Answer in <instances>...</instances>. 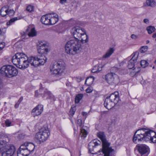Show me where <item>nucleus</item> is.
I'll use <instances>...</instances> for the list:
<instances>
[{
  "label": "nucleus",
  "instance_id": "f257e3e1",
  "mask_svg": "<svg viewBox=\"0 0 156 156\" xmlns=\"http://www.w3.org/2000/svg\"><path fill=\"white\" fill-rule=\"evenodd\" d=\"M37 49L38 54L29 58L24 53H16L12 57V62L17 67L21 69L27 68L29 63L35 67L43 65L47 60L45 55L49 51L46 43L44 42H39L37 46Z\"/></svg>",
  "mask_w": 156,
  "mask_h": 156
},
{
  "label": "nucleus",
  "instance_id": "f03ea898",
  "mask_svg": "<svg viewBox=\"0 0 156 156\" xmlns=\"http://www.w3.org/2000/svg\"><path fill=\"white\" fill-rule=\"evenodd\" d=\"M70 32L73 37L66 43L65 46V51L67 54L75 55L80 53L82 50V45L79 39L82 33H85V30L77 26L72 28Z\"/></svg>",
  "mask_w": 156,
  "mask_h": 156
},
{
  "label": "nucleus",
  "instance_id": "7ed1b4c3",
  "mask_svg": "<svg viewBox=\"0 0 156 156\" xmlns=\"http://www.w3.org/2000/svg\"><path fill=\"white\" fill-rule=\"evenodd\" d=\"M97 136L101 139L102 143V147L97 152L94 153V149L97 146L101 144V142L98 139H95L92 140L89 143L88 147L89 151L92 154H99L101 152V151L108 150L112 148L110 147V143L109 142L106 140V136L104 132H99L97 133Z\"/></svg>",
  "mask_w": 156,
  "mask_h": 156
},
{
  "label": "nucleus",
  "instance_id": "20e7f679",
  "mask_svg": "<svg viewBox=\"0 0 156 156\" xmlns=\"http://www.w3.org/2000/svg\"><path fill=\"white\" fill-rule=\"evenodd\" d=\"M50 134V131L47 125H44L37 133L35 136V139L40 143L46 141Z\"/></svg>",
  "mask_w": 156,
  "mask_h": 156
},
{
  "label": "nucleus",
  "instance_id": "39448f33",
  "mask_svg": "<svg viewBox=\"0 0 156 156\" xmlns=\"http://www.w3.org/2000/svg\"><path fill=\"white\" fill-rule=\"evenodd\" d=\"M65 64L62 60L52 62L50 67L51 74L55 75L60 74L65 69Z\"/></svg>",
  "mask_w": 156,
  "mask_h": 156
},
{
  "label": "nucleus",
  "instance_id": "423d86ee",
  "mask_svg": "<svg viewBox=\"0 0 156 156\" xmlns=\"http://www.w3.org/2000/svg\"><path fill=\"white\" fill-rule=\"evenodd\" d=\"M0 73L4 76L10 78L16 76L18 74V71L13 66L4 65L1 68Z\"/></svg>",
  "mask_w": 156,
  "mask_h": 156
},
{
  "label": "nucleus",
  "instance_id": "0eeeda50",
  "mask_svg": "<svg viewBox=\"0 0 156 156\" xmlns=\"http://www.w3.org/2000/svg\"><path fill=\"white\" fill-rule=\"evenodd\" d=\"M15 151V147L13 145L6 144L5 140L0 141V151H2V156H12Z\"/></svg>",
  "mask_w": 156,
  "mask_h": 156
},
{
  "label": "nucleus",
  "instance_id": "6e6552de",
  "mask_svg": "<svg viewBox=\"0 0 156 156\" xmlns=\"http://www.w3.org/2000/svg\"><path fill=\"white\" fill-rule=\"evenodd\" d=\"M105 79L107 82L110 84H116L119 82L118 76L115 73H111L105 75Z\"/></svg>",
  "mask_w": 156,
  "mask_h": 156
},
{
  "label": "nucleus",
  "instance_id": "1a4fd4ad",
  "mask_svg": "<svg viewBox=\"0 0 156 156\" xmlns=\"http://www.w3.org/2000/svg\"><path fill=\"white\" fill-rule=\"evenodd\" d=\"M139 152L137 156H147L149 153V148L145 144H138L136 146Z\"/></svg>",
  "mask_w": 156,
  "mask_h": 156
},
{
  "label": "nucleus",
  "instance_id": "9d476101",
  "mask_svg": "<svg viewBox=\"0 0 156 156\" xmlns=\"http://www.w3.org/2000/svg\"><path fill=\"white\" fill-rule=\"evenodd\" d=\"M139 54L138 52H136L133 53L132 55V57L131 59L128 61V65L127 66L129 69H133V70H134L136 69V68H134V63L136 61Z\"/></svg>",
  "mask_w": 156,
  "mask_h": 156
},
{
  "label": "nucleus",
  "instance_id": "9b49d317",
  "mask_svg": "<svg viewBox=\"0 0 156 156\" xmlns=\"http://www.w3.org/2000/svg\"><path fill=\"white\" fill-rule=\"evenodd\" d=\"M43 110V106L41 104H39L33 109L32 114L34 117L40 115Z\"/></svg>",
  "mask_w": 156,
  "mask_h": 156
},
{
  "label": "nucleus",
  "instance_id": "f8f14e48",
  "mask_svg": "<svg viewBox=\"0 0 156 156\" xmlns=\"http://www.w3.org/2000/svg\"><path fill=\"white\" fill-rule=\"evenodd\" d=\"M17 154V156H28L30 152L23 144L18 149Z\"/></svg>",
  "mask_w": 156,
  "mask_h": 156
},
{
  "label": "nucleus",
  "instance_id": "ddd939ff",
  "mask_svg": "<svg viewBox=\"0 0 156 156\" xmlns=\"http://www.w3.org/2000/svg\"><path fill=\"white\" fill-rule=\"evenodd\" d=\"M151 130L146 129H138L135 132L146 138V140H148L149 138H147L148 134L150 133V131Z\"/></svg>",
  "mask_w": 156,
  "mask_h": 156
},
{
  "label": "nucleus",
  "instance_id": "4468645a",
  "mask_svg": "<svg viewBox=\"0 0 156 156\" xmlns=\"http://www.w3.org/2000/svg\"><path fill=\"white\" fill-rule=\"evenodd\" d=\"M43 91L44 92L43 98H46V99H50L51 101H54L55 100L54 96L48 90L45 89L43 90Z\"/></svg>",
  "mask_w": 156,
  "mask_h": 156
},
{
  "label": "nucleus",
  "instance_id": "2eb2a0df",
  "mask_svg": "<svg viewBox=\"0 0 156 156\" xmlns=\"http://www.w3.org/2000/svg\"><path fill=\"white\" fill-rule=\"evenodd\" d=\"M82 120L80 119H78L77 120V126L80 127V136L81 137H83L84 138L85 137L87 134V131L82 127Z\"/></svg>",
  "mask_w": 156,
  "mask_h": 156
},
{
  "label": "nucleus",
  "instance_id": "dca6fc26",
  "mask_svg": "<svg viewBox=\"0 0 156 156\" xmlns=\"http://www.w3.org/2000/svg\"><path fill=\"white\" fill-rule=\"evenodd\" d=\"M115 104H116L119 101V97L118 92H115L112 93L110 96L107 97Z\"/></svg>",
  "mask_w": 156,
  "mask_h": 156
},
{
  "label": "nucleus",
  "instance_id": "f3484780",
  "mask_svg": "<svg viewBox=\"0 0 156 156\" xmlns=\"http://www.w3.org/2000/svg\"><path fill=\"white\" fill-rule=\"evenodd\" d=\"M147 138H149L148 140H146V141H150V142L156 143V133L153 130L150 131Z\"/></svg>",
  "mask_w": 156,
  "mask_h": 156
},
{
  "label": "nucleus",
  "instance_id": "a211bd4d",
  "mask_svg": "<svg viewBox=\"0 0 156 156\" xmlns=\"http://www.w3.org/2000/svg\"><path fill=\"white\" fill-rule=\"evenodd\" d=\"M104 105L105 107L107 109H110L114 107L115 105L110 99L106 97L105 100Z\"/></svg>",
  "mask_w": 156,
  "mask_h": 156
},
{
  "label": "nucleus",
  "instance_id": "6ab92c4d",
  "mask_svg": "<svg viewBox=\"0 0 156 156\" xmlns=\"http://www.w3.org/2000/svg\"><path fill=\"white\" fill-rule=\"evenodd\" d=\"M145 139L146 138L144 137L141 136L135 132L133 137V141L135 143L137 144L138 142L140 141H146Z\"/></svg>",
  "mask_w": 156,
  "mask_h": 156
},
{
  "label": "nucleus",
  "instance_id": "aec40b11",
  "mask_svg": "<svg viewBox=\"0 0 156 156\" xmlns=\"http://www.w3.org/2000/svg\"><path fill=\"white\" fill-rule=\"evenodd\" d=\"M50 14H46L42 16L41 19V23L45 25H50Z\"/></svg>",
  "mask_w": 156,
  "mask_h": 156
},
{
  "label": "nucleus",
  "instance_id": "412c9836",
  "mask_svg": "<svg viewBox=\"0 0 156 156\" xmlns=\"http://www.w3.org/2000/svg\"><path fill=\"white\" fill-rule=\"evenodd\" d=\"M50 25H54L58 20V15L55 13H50Z\"/></svg>",
  "mask_w": 156,
  "mask_h": 156
},
{
  "label": "nucleus",
  "instance_id": "4be33fe9",
  "mask_svg": "<svg viewBox=\"0 0 156 156\" xmlns=\"http://www.w3.org/2000/svg\"><path fill=\"white\" fill-rule=\"evenodd\" d=\"M27 31H29L28 35L30 37H33L37 35V32L35 30V28L32 27L31 26L28 27Z\"/></svg>",
  "mask_w": 156,
  "mask_h": 156
},
{
  "label": "nucleus",
  "instance_id": "5701e85b",
  "mask_svg": "<svg viewBox=\"0 0 156 156\" xmlns=\"http://www.w3.org/2000/svg\"><path fill=\"white\" fill-rule=\"evenodd\" d=\"M23 144L25 148L29 151L30 154L31 152L34 151L35 146L33 143H26Z\"/></svg>",
  "mask_w": 156,
  "mask_h": 156
},
{
  "label": "nucleus",
  "instance_id": "b1692460",
  "mask_svg": "<svg viewBox=\"0 0 156 156\" xmlns=\"http://www.w3.org/2000/svg\"><path fill=\"white\" fill-rule=\"evenodd\" d=\"M101 152L104 154V156H115L114 155V150L112 148H110V149L108 150L101 151Z\"/></svg>",
  "mask_w": 156,
  "mask_h": 156
},
{
  "label": "nucleus",
  "instance_id": "393cba45",
  "mask_svg": "<svg viewBox=\"0 0 156 156\" xmlns=\"http://www.w3.org/2000/svg\"><path fill=\"white\" fill-rule=\"evenodd\" d=\"M80 37L81 38V40H80L81 44V43L83 44H84L88 41V37L86 34L85 30V33H82V34L81 35V36H80Z\"/></svg>",
  "mask_w": 156,
  "mask_h": 156
},
{
  "label": "nucleus",
  "instance_id": "a878e982",
  "mask_svg": "<svg viewBox=\"0 0 156 156\" xmlns=\"http://www.w3.org/2000/svg\"><path fill=\"white\" fill-rule=\"evenodd\" d=\"M8 10V7L6 6L3 7L0 11V14L2 17H5L7 15V12Z\"/></svg>",
  "mask_w": 156,
  "mask_h": 156
},
{
  "label": "nucleus",
  "instance_id": "bb28decb",
  "mask_svg": "<svg viewBox=\"0 0 156 156\" xmlns=\"http://www.w3.org/2000/svg\"><path fill=\"white\" fill-rule=\"evenodd\" d=\"M114 49L113 48H110L107 51L105 55L103 56V58H107L109 57L113 53Z\"/></svg>",
  "mask_w": 156,
  "mask_h": 156
},
{
  "label": "nucleus",
  "instance_id": "cd10ccee",
  "mask_svg": "<svg viewBox=\"0 0 156 156\" xmlns=\"http://www.w3.org/2000/svg\"><path fill=\"white\" fill-rule=\"evenodd\" d=\"M94 79V78L93 76L88 77L86 80L85 84L88 86L92 84Z\"/></svg>",
  "mask_w": 156,
  "mask_h": 156
},
{
  "label": "nucleus",
  "instance_id": "c85d7f7f",
  "mask_svg": "<svg viewBox=\"0 0 156 156\" xmlns=\"http://www.w3.org/2000/svg\"><path fill=\"white\" fill-rule=\"evenodd\" d=\"M146 3L147 6L154 7H155L156 3L154 0H147Z\"/></svg>",
  "mask_w": 156,
  "mask_h": 156
},
{
  "label": "nucleus",
  "instance_id": "c756f323",
  "mask_svg": "<svg viewBox=\"0 0 156 156\" xmlns=\"http://www.w3.org/2000/svg\"><path fill=\"white\" fill-rule=\"evenodd\" d=\"M102 67L101 66L97 65L94 66L92 69L91 72L92 73H98L101 70Z\"/></svg>",
  "mask_w": 156,
  "mask_h": 156
},
{
  "label": "nucleus",
  "instance_id": "7c9ffc66",
  "mask_svg": "<svg viewBox=\"0 0 156 156\" xmlns=\"http://www.w3.org/2000/svg\"><path fill=\"white\" fill-rule=\"evenodd\" d=\"M76 110V106H72L69 112V116L70 117H72L74 114Z\"/></svg>",
  "mask_w": 156,
  "mask_h": 156
},
{
  "label": "nucleus",
  "instance_id": "2f4dec72",
  "mask_svg": "<svg viewBox=\"0 0 156 156\" xmlns=\"http://www.w3.org/2000/svg\"><path fill=\"white\" fill-rule=\"evenodd\" d=\"M82 94H79L76 95L75 98V103H78L83 97Z\"/></svg>",
  "mask_w": 156,
  "mask_h": 156
},
{
  "label": "nucleus",
  "instance_id": "473e14b6",
  "mask_svg": "<svg viewBox=\"0 0 156 156\" xmlns=\"http://www.w3.org/2000/svg\"><path fill=\"white\" fill-rule=\"evenodd\" d=\"M146 30L148 34H151L155 30V28L153 26H149L147 28Z\"/></svg>",
  "mask_w": 156,
  "mask_h": 156
},
{
  "label": "nucleus",
  "instance_id": "72a5a7b5",
  "mask_svg": "<svg viewBox=\"0 0 156 156\" xmlns=\"http://www.w3.org/2000/svg\"><path fill=\"white\" fill-rule=\"evenodd\" d=\"M140 65L143 68H145L148 66V63L146 60H142L140 62Z\"/></svg>",
  "mask_w": 156,
  "mask_h": 156
},
{
  "label": "nucleus",
  "instance_id": "f704fd0d",
  "mask_svg": "<svg viewBox=\"0 0 156 156\" xmlns=\"http://www.w3.org/2000/svg\"><path fill=\"white\" fill-rule=\"evenodd\" d=\"M18 19L17 17L13 18L11 19L9 21L6 23L7 25L9 26L14 23Z\"/></svg>",
  "mask_w": 156,
  "mask_h": 156
},
{
  "label": "nucleus",
  "instance_id": "c9c22d12",
  "mask_svg": "<svg viewBox=\"0 0 156 156\" xmlns=\"http://www.w3.org/2000/svg\"><path fill=\"white\" fill-rule=\"evenodd\" d=\"M148 47L147 46H142L140 49V52L142 53H144L147 50Z\"/></svg>",
  "mask_w": 156,
  "mask_h": 156
},
{
  "label": "nucleus",
  "instance_id": "e433bc0d",
  "mask_svg": "<svg viewBox=\"0 0 156 156\" xmlns=\"http://www.w3.org/2000/svg\"><path fill=\"white\" fill-rule=\"evenodd\" d=\"M43 89H40L38 91V90H36L35 92V97H37L39 94H42L41 92L43 91Z\"/></svg>",
  "mask_w": 156,
  "mask_h": 156
},
{
  "label": "nucleus",
  "instance_id": "4c0bfd02",
  "mask_svg": "<svg viewBox=\"0 0 156 156\" xmlns=\"http://www.w3.org/2000/svg\"><path fill=\"white\" fill-rule=\"evenodd\" d=\"M23 100V97H21L20 98V99L18 100V102L16 103V104L15 105V107L16 108H18L19 105L20 104L21 102Z\"/></svg>",
  "mask_w": 156,
  "mask_h": 156
},
{
  "label": "nucleus",
  "instance_id": "58836bf2",
  "mask_svg": "<svg viewBox=\"0 0 156 156\" xmlns=\"http://www.w3.org/2000/svg\"><path fill=\"white\" fill-rule=\"evenodd\" d=\"M15 13V11L13 9H10L7 12V15H9V16H13Z\"/></svg>",
  "mask_w": 156,
  "mask_h": 156
},
{
  "label": "nucleus",
  "instance_id": "ea45409f",
  "mask_svg": "<svg viewBox=\"0 0 156 156\" xmlns=\"http://www.w3.org/2000/svg\"><path fill=\"white\" fill-rule=\"evenodd\" d=\"M34 9V7L31 5L28 6L27 8V10L30 12L33 11Z\"/></svg>",
  "mask_w": 156,
  "mask_h": 156
},
{
  "label": "nucleus",
  "instance_id": "a19ab883",
  "mask_svg": "<svg viewBox=\"0 0 156 156\" xmlns=\"http://www.w3.org/2000/svg\"><path fill=\"white\" fill-rule=\"evenodd\" d=\"M5 123L6 126H10L11 123L9 120H7Z\"/></svg>",
  "mask_w": 156,
  "mask_h": 156
},
{
  "label": "nucleus",
  "instance_id": "79ce46f5",
  "mask_svg": "<svg viewBox=\"0 0 156 156\" xmlns=\"http://www.w3.org/2000/svg\"><path fill=\"white\" fill-rule=\"evenodd\" d=\"M69 0H60V3L61 4H64L69 2Z\"/></svg>",
  "mask_w": 156,
  "mask_h": 156
},
{
  "label": "nucleus",
  "instance_id": "37998d69",
  "mask_svg": "<svg viewBox=\"0 0 156 156\" xmlns=\"http://www.w3.org/2000/svg\"><path fill=\"white\" fill-rule=\"evenodd\" d=\"M3 87V83L2 80L0 79V90L2 89Z\"/></svg>",
  "mask_w": 156,
  "mask_h": 156
},
{
  "label": "nucleus",
  "instance_id": "c03bdc74",
  "mask_svg": "<svg viewBox=\"0 0 156 156\" xmlns=\"http://www.w3.org/2000/svg\"><path fill=\"white\" fill-rule=\"evenodd\" d=\"M86 92L87 93H90L92 91V90L90 87H88L86 90Z\"/></svg>",
  "mask_w": 156,
  "mask_h": 156
},
{
  "label": "nucleus",
  "instance_id": "a18cd8bd",
  "mask_svg": "<svg viewBox=\"0 0 156 156\" xmlns=\"http://www.w3.org/2000/svg\"><path fill=\"white\" fill-rule=\"evenodd\" d=\"M131 37L133 39H136L137 38V36L135 34H133L131 35Z\"/></svg>",
  "mask_w": 156,
  "mask_h": 156
},
{
  "label": "nucleus",
  "instance_id": "49530a36",
  "mask_svg": "<svg viewBox=\"0 0 156 156\" xmlns=\"http://www.w3.org/2000/svg\"><path fill=\"white\" fill-rule=\"evenodd\" d=\"M5 45V43L4 42H2L0 44V47H3V49L4 48Z\"/></svg>",
  "mask_w": 156,
  "mask_h": 156
},
{
  "label": "nucleus",
  "instance_id": "de8ad7c7",
  "mask_svg": "<svg viewBox=\"0 0 156 156\" xmlns=\"http://www.w3.org/2000/svg\"><path fill=\"white\" fill-rule=\"evenodd\" d=\"M19 137L20 139H22L24 138V136L22 134H20L19 135Z\"/></svg>",
  "mask_w": 156,
  "mask_h": 156
},
{
  "label": "nucleus",
  "instance_id": "09e8293b",
  "mask_svg": "<svg viewBox=\"0 0 156 156\" xmlns=\"http://www.w3.org/2000/svg\"><path fill=\"white\" fill-rule=\"evenodd\" d=\"M144 22L146 23H149V20L148 19H145L144 20Z\"/></svg>",
  "mask_w": 156,
  "mask_h": 156
},
{
  "label": "nucleus",
  "instance_id": "8fccbe9b",
  "mask_svg": "<svg viewBox=\"0 0 156 156\" xmlns=\"http://www.w3.org/2000/svg\"><path fill=\"white\" fill-rule=\"evenodd\" d=\"M87 113L86 112H83L82 113V115L83 116H86L87 115Z\"/></svg>",
  "mask_w": 156,
  "mask_h": 156
},
{
  "label": "nucleus",
  "instance_id": "3c124183",
  "mask_svg": "<svg viewBox=\"0 0 156 156\" xmlns=\"http://www.w3.org/2000/svg\"><path fill=\"white\" fill-rule=\"evenodd\" d=\"M152 37H153L154 38H156V33L154 34H153Z\"/></svg>",
  "mask_w": 156,
  "mask_h": 156
},
{
  "label": "nucleus",
  "instance_id": "603ef678",
  "mask_svg": "<svg viewBox=\"0 0 156 156\" xmlns=\"http://www.w3.org/2000/svg\"><path fill=\"white\" fill-rule=\"evenodd\" d=\"M77 81L78 82H80V81H81V78H77Z\"/></svg>",
  "mask_w": 156,
  "mask_h": 156
},
{
  "label": "nucleus",
  "instance_id": "864d4df0",
  "mask_svg": "<svg viewBox=\"0 0 156 156\" xmlns=\"http://www.w3.org/2000/svg\"><path fill=\"white\" fill-rule=\"evenodd\" d=\"M2 49H3V47L2 46V47H0V51Z\"/></svg>",
  "mask_w": 156,
  "mask_h": 156
},
{
  "label": "nucleus",
  "instance_id": "5fc2aeb1",
  "mask_svg": "<svg viewBox=\"0 0 156 156\" xmlns=\"http://www.w3.org/2000/svg\"><path fill=\"white\" fill-rule=\"evenodd\" d=\"M2 30L1 29H0V35L2 34Z\"/></svg>",
  "mask_w": 156,
  "mask_h": 156
},
{
  "label": "nucleus",
  "instance_id": "6e6d98bb",
  "mask_svg": "<svg viewBox=\"0 0 156 156\" xmlns=\"http://www.w3.org/2000/svg\"><path fill=\"white\" fill-rule=\"evenodd\" d=\"M149 41H148V40H147L146 41V43L147 44H148V43H149Z\"/></svg>",
  "mask_w": 156,
  "mask_h": 156
},
{
  "label": "nucleus",
  "instance_id": "4d7b16f0",
  "mask_svg": "<svg viewBox=\"0 0 156 156\" xmlns=\"http://www.w3.org/2000/svg\"><path fill=\"white\" fill-rule=\"evenodd\" d=\"M116 68V67H114L113 68V69H115Z\"/></svg>",
  "mask_w": 156,
  "mask_h": 156
},
{
  "label": "nucleus",
  "instance_id": "13d9d810",
  "mask_svg": "<svg viewBox=\"0 0 156 156\" xmlns=\"http://www.w3.org/2000/svg\"><path fill=\"white\" fill-rule=\"evenodd\" d=\"M154 63L156 64V60L154 61Z\"/></svg>",
  "mask_w": 156,
  "mask_h": 156
},
{
  "label": "nucleus",
  "instance_id": "bf43d9fd",
  "mask_svg": "<svg viewBox=\"0 0 156 156\" xmlns=\"http://www.w3.org/2000/svg\"><path fill=\"white\" fill-rule=\"evenodd\" d=\"M137 73V72H135V74Z\"/></svg>",
  "mask_w": 156,
  "mask_h": 156
},
{
  "label": "nucleus",
  "instance_id": "052dcab7",
  "mask_svg": "<svg viewBox=\"0 0 156 156\" xmlns=\"http://www.w3.org/2000/svg\"><path fill=\"white\" fill-rule=\"evenodd\" d=\"M154 66H153V69H154Z\"/></svg>",
  "mask_w": 156,
  "mask_h": 156
},
{
  "label": "nucleus",
  "instance_id": "680f3d73",
  "mask_svg": "<svg viewBox=\"0 0 156 156\" xmlns=\"http://www.w3.org/2000/svg\"><path fill=\"white\" fill-rule=\"evenodd\" d=\"M155 126L156 127V125Z\"/></svg>",
  "mask_w": 156,
  "mask_h": 156
}]
</instances>
